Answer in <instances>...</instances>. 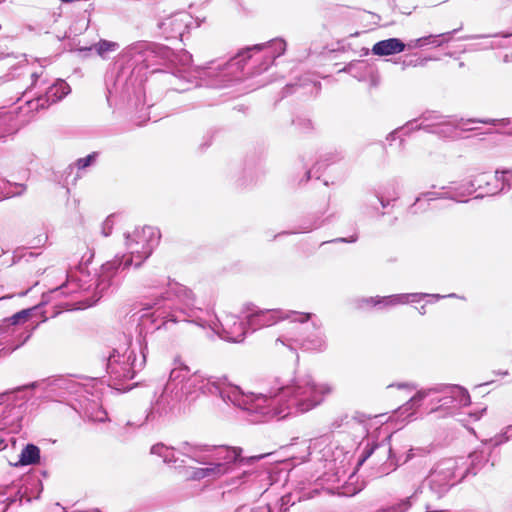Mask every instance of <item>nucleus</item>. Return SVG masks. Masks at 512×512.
<instances>
[{"label":"nucleus","instance_id":"9b49d317","mask_svg":"<svg viewBox=\"0 0 512 512\" xmlns=\"http://www.w3.org/2000/svg\"><path fill=\"white\" fill-rule=\"evenodd\" d=\"M141 233L143 235H146V234L152 235L153 234V228H151V227H143L141 229Z\"/></svg>","mask_w":512,"mask_h":512},{"label":"nucleus","instance_id":"6e6552de","mask_svg":"<svg viewBox=\"0 0 512 512\" xmlns=\"http://www.w3.org/2000/svg\"><path fill=\"white\" fill-rule=\"evenodd\" d=\"M97 156V152H93L84 158H80L76 161V166L78 169H84L91 165V163L95 160Z\"/></svg>","mask_w":512,"mask_h":512},{"label":"nucleus","instance_id":"20e7f679","mask_svg":"<svg viewBox=\"0 0 512 512\" xmlns=\"http://www.w3.org/2000/svg\"><path fill=\"white\" fill-rule=\"evenodd\" d=\"M151 453L158 455L163 458L164 462H177V458L175 457V451L172 448H169L161 443L155 444L151 448Z\"/></svg>","mask_w":512,"mask_h":512},{"label":"nucleus","instance_id":"423d86ee","mask_svg":"<svg viewBox=\"0 0 512 512\" xmlns=\"http://www.w3.org/2000/svg\"><path fill=\"white\" fill-rule=\"evenodd\" d=\"M94 47L98 55L105 57L106 53L116 50L118 44L108 40H100Z\"/></svg>","mask_w":512,"mask_h":512},{"label":"nucleus","instance_id":"9d476101","mask_svg":"<svg viewBox=\"0 0 512 512\" xmlns=\"http://www.w3.org/2000/svg\"><path fill=\"white\" fill-rule=\"evenodd\" d=\"M241 448H238V447H234L231 449V453H232V456H231V459L233 461H237L238 458L240 457V454H241Z\"/></svg>","mask_w":512,"mask_h":512},{"label":"nucleus","instance_id":"dca6fc26","mask_svg":"<svg viewBox=\"0 0 512 512\" xmlns=\"http://www.w3.org/2000/svg\"><path fill=\"white\" fill-rule=\"evenodd\" d=\"M256 316H258V314L251 315V316L249 317L250 321H252V320H253V318H254V317H256Z\"/></svg>","mask_w":512,"mask_h":512},{"label":"nucleus","instance_id":"4468645a","mask_svg":"<svg viewBox=\"0 0 512 512\" xmlns=\"http://www.w3.org/2000/svg\"><path fill=\"white\" fill-rule=\"evenodd\" d=\"M263 47H264V45H262V44H258V45H255V46L253 47V49H256V50H262V49H263Z\"/></svg>","mask_w":512,"mask_h":512},{"label":"nucleus","instance_id":"f03ea898","mask_svg":"<svg viewBox=\"0 0 512 512\" xmlns=\"http://www.w3.org/2000/svg\"><path fill=\"white\" fill-rule=\"evenodd\" d=\"M405 49V44L397 39L390 38L382 40L374 44L372 52L378 56H388L396 53H400Z\"/></svg>","mask_w":512,"mask_h":512},{"label":"nucleus","instance_id":"0eeeda50","mask_svg":"<svg viewBox=\"0 0 512 512\" xmlns=\"http://www.w3.org/2000/svg\"><path fill=\"white\" fill-rule=\"evenodd\" d=\"M31 311L32 309H23L8 318V322L11 325H17L19 323L26 322L31 316Z\"/></svg>","mask_w":512,"mask_h":512},{"label":"nucleus","instance_id":"39448f33","mask_svg":"<svg viewBox=\"0 0 512 512\" xmlns=\"http://www.w3.org/2000/svg\"><path fill=\"white\" fill-rule=\"evenodd\" d=\"M405 297L404 296H389V297H377V298H371L368 300V303H371L372 305H379L383 304L384 306H395L399 304L405 303Z\"/></svg>","mask_w":512,"mask_h":512},{"label":"nucleus","instance_id":"1a4fd4ad","mask_svg":"<svg viewBox=\"0 0 512 512\" xmlns=\"http://www.w3.org/2000/svg\"><path fill=\"white\" fill-rule=\"evenodd\" d=\"M48 239V236L45 234V233H42V234H39L35 239H34V244H33V247H40V246H43L46 241Z\"/></svg>","mask_w":512,"mask_h":512},{"label":"nucleus","instance_id":"7ed1b4c3","mask_svg":"<svg viewBox=\"0 0 512 512\" xmlns=\"http://www.w3.org/2000/svg\"><path fill=\"white\" fill-rule=\"evenodd\" d=\"M40 460V450L33 444H28L21 452L19 463L21 465L36 464Z\"/></svg>","mask_w":512,"mask_h":512},{"label":"nucleus","instance_id":"f8f14e48","mask_svg":"<svg viewBox=\"0 0 512 512\" xmlns=\"http://www.w3.org/2000/svg\"><path fill=\"white\" fill-rule=\"evenodd\" d=\"M151 253V249L150 247H144V251H143V254H144V258H147Z\"/></svg>","mask_w":512,"mask_h":512},{"label":"nucleus","instance_id":"f257e3e1","mask_svg":"<svg viewBox=\"0 0 512 512\" xmlns=\"http://www.w3.org/2000/svg\"><path fill=\"white\" fill-rule=\"evenodd\" d=\"M175 469L182 474L185 480L190 481L223 475L228 471V466L225 463L210 464V466L206 468H187L182 465H176Z\"/></svg>","mask_w":512,"mask_h":512},{"label":"nucleus","instance_id":"2eb2a0df","mask_svg":"<svg viewBox=\"0 0 512 512\" xmlns=\"http://www.w3.org/2000/svg\"><path fill=\"white\" fill-rule=\"evenodd\" d=\"M131 264V260H127L124 264V268H128Z\"/></svg>","mask_w":512,"mask_h":512},{"label":"nucleus","instance_id":"ddd939ff","mask_svg":"<svg viewBox=\"0 0 512 512\" xmlns=\"http://www.w3.org/2000/svg\"><path fill=\"white\" fill-rule=\"evenodd\" d=\"M377 512H397V509L394 507H391V508L379 510Z\"/></svg>","mask_w":512,"mask_h":512}]
</instances>
